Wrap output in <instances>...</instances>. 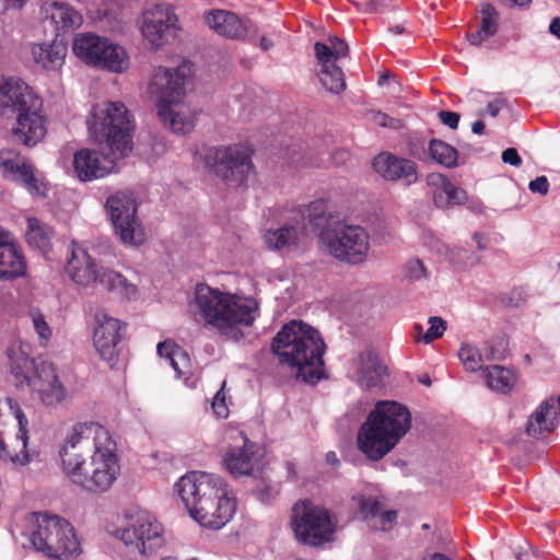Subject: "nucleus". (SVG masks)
I'll use <instances>...</instances> for the list:
<instances>
[{
	"mask_svg": "<svg viewBox=\"0 0 560 560\" xmlns=\"http://www.w3.org/2000/svg\"><path fill=\"white\" fill-rule=\"evenodd\" d=\"M120 476V460L116 441L98 451L89 464L70 481L83 492L101 495L108 492Z\"/></svg>",
	"mask_w": 560,
	"mask_h": 560,
	"instance_id": "4468645a",
	"label": "nucleus"
},
{
	"mask_svg": "<svg viewBox=\"0 0 560 560\" xmlns=\"http://www.w3.org/2000/svg\"><path fill=\"white\" fill-rule=\"evenodd\" d=\"M348 422H349V419L347 417L340 419L337 423V431L340 433V434H343L346 435V433L343 432V429L347 428L348 425Z\"/></svg>",
	"mask_w": 560,
	"mask_h": 560,
	"instance_id": "0e129e2a",
	"label": "nucleus"
},
{
	"mask_svg": "<svg viewBox=\"0 0 560 560\" xmlns=\"http://www.w3.org/2000/svg\"><path fill=\"white\" fill-rule=\"evenodd\" d=\"M401 272L404 276V279L408 281H420L422 279H427L429 276V272L427 268L424 267L422 260L418 258H412L407 260L401 268Z\"/></svg>",
	"mask_w": 560,
	"mask_h": 560,
	"instance_id": "ea45409f",
	"label": "nucleus"
},
{
	"mask_svg": "<svg viewBox=\"0 0 560 560\" xmlns=\"http://www.w3.org/2000/svg\"><path fill=\"white\" fill-rule=\"evenodd\" d=\"M178 347L179 346L176 345L174 341L165 340L158 345V353L160 357L165 358L170 362L171 358L174 357L175 348H178Z\"/></svg>",
	"mask_w": 560,
	"mask_h": 560,
	"instance_id": "3c124183",
	"label": "nucleus"
},
{
	"mask_svg": "<svg viewBox=\"0 0 560 560\" xmlns=\"http://www.w3.org/2000/svg\"><path fill=\"white\" fill-rule=\"evenodd\" d=\"M141 32L153 47H160L176 35L177 15L172 7L158 4L143 12Z\"/></svg>",
	"mask_w": 560,
	"mask_h": 560,
	"instance_id": "412c9836",
	"label": "nucleus"
},
{
	"mask_svg": "<svg viewBox=\"0 0 560 560\" xmlns=\"http://www.w3.org/2000/svg\"><path fill=\"white\" fill-rule=\"evenodd\" d=\"M429 154L438 163L446 166L454 167L457 164V150L448 143L432 139L429 143Z\"/></svg>",
	"mask_w": 560,
	"mask_h": 560,
	"instance_id": "c9c22d12",
	"label": "nucleus"
},
{
	"mask_svg": "<svg viewBox=\"0 0 560 560\" xmlns=\"http://www.w3.org/2000/svg\"><path fill=\"white\" fill-rule=\"evenodd\" d=\"M272 46H273V43H272L269 38H267V37H265V36H262V37L260 38L259 47H260L262 50H268V49H270Z\"/></svg>",
	"mask_w": 560,
	"mask_h": 560,
	"instance_id": "e2e57ef3",
	"label": "nucleus"
},
{
	"mask_svg": "<svg viewBox=\"0 0 560 560\" xmlns=\"http://www.w3.org/2000/svg\"><path fill=\"white\" fill-rule=\"evenodd\" d=\"M549 31L552 35H555L556 37H558L560 39V18H555L550 25H549Z\"/></svg>",
	"mask_w": 560,
	"mask_h": 560,
	"instance_id": "13d9d810",
	"label": "nucleus"
},
{
	"mask_svg": "<svg viewBox=\"0 0 560 560\" xmlns=\"http://www.w3.org/2000/svg\"><path fill=\"white\" fill-rule=\"evenodd\" d=\"M389 32H392L395 35H401L405 33V27L402 25H395L389 27Z\"/></svg>",
	"mask_w": 560,
	"mask_h": 560,
	"instance_id": "338daca9",
	"label": "nucleus"
},
{
	"mask_svg": "<svg viewBox=\"0 0 560 560\" xmlns=\"http://www.w3.org/2000/svg\"><path fill=\"white\" fill-rule=\"evenodd\" d=\"M359 505L362 518L375 530L388 532L396 523L397 511L383 510L382 503L376 499L362 498Z\"/></svg>",
	"mask_w": 560,
	"mask_h": 560,
	"instance_id": "c756f323",
	"label": "nucleus"
},
{
	"mask_svg": "<svg viewBox=\"0 0 560 560\" xmlns=\"http://www.w3.org/2000/svg\"><path fill=\"white\" fill-rule=\"evenodd\" d=\"M483 376L490 389L502 394L511 392L517 380L514 370L502 365L488 366L483 372Z\"/></svg>",
	"mask_w": 560,
	"mask_h": 560,
	"instance_id": "72a5a7b5",
	"label": "nucleus"
},
{
	"mask_svg": "<svg viewBox=\"0 0 560 560\" xmlns=\"http://www.w3.org/2000/svg\"><path fill=\"white\" fill-rule=\"evenodd\" d=\"M505 350L506 349L503 339L491 340L487 343L488 353L486 354V358L487 360L492 361L502 360L504 359Z\"/></svg>",
	"mask_w": 560,
	"mask_h": 560,
	"instance_id": "49530a36",
	"label": "nucleus"
},
{
	"mask_svg": "<svg viewBox=\"0 0 560 560\" xmlns=\"http://www.w3.org/2000/svg\"><path fill=\"white\" fill-rule=\"evenodd\" d=\"M11 373L18 383L26 384L38 394L46 406H56L67 396L65 386L58 378L52 363L40 361L36 363L22 347L8 350Z\"/></svg>",
	"mask_w": 560,
	"mask_h": 560,
	"instance_id": "6e6552de",
	"label": "nucleus"
},
{
	"mask_svg": "<svg viewBox=\"0 0 560 560\" xmlns=\"http://www.w3.org/2000/svg\"><path fill=\"white\" fill-rule=\"evenodd\" d=\"M52 229L37 218L27 219L26 242L43 254L51 249Z\"/></svg>",
	"mask_w": 560,
	"mask_h": 560,
	"instance_id": "f704fd0d",
	"label": "nucleus"
},
{
	"mask_svg": "<svg viewBox=\"0 0 560 560\" xmlns=\"http://www.w3.org/2000/svg\"><path fill=\"white\" fill-rule=\"evenodd\" d=\"M429 325H430L429 329L422 337V340L425 343H429V342L442 337L444 331L446 330V322L438 316L430 317Z\"/></svg>",
	"mask_w": 560,
	"mask_h": 560,
	"instance_id": "37998d69",
	"label": "nucleus"
},
{
	"mask_svg": "<svg viewBox=\"0 0 560 560\" xmlns=\"http://www.w3.org/2000/svg\"><path fill=\"white\" fill-rule=\"evenodd\" d=\"M232 443L226 447L222 464L233 477L250 476L256 463L257 445L243 431L232 430L228 433Z\"/></svg>",
	"mask_w": 560,
	"mask_h": 560,
	"instance_id": "aec40b11",
	"label": "nucleus"
},
{
	"mask_svg": "<svg viewBox=\"0 0 560 560\" xmlns=\"http://www.w3.org/2000/svg\"><path fill=\"white\" fill-rule=\"evenodd\" d=\"M373 170L387 182H401L410 186L418 180V165L415 161L390 152H381L373 159Z\"/></svg>",
	"mask_w": 560,
	"mask_h": 560,
	"instance_id": "5701e85b",
	"label": "nucleus"
},
{
	"mask_svg": "<svg viewBox=\"0 0 560 560\" xmlns=\"http://www.w3.org/2000/svg\"><path fill=\"white\" fill-rule=\"evenodd\" d=\"M72 50L88 65L113 72H122L128 68V56L125 49L94 34L75 36Z\"/></svg>",
	"mask_w": 560,
	"mask_h": 560,
	"instance_id": "f3484780",
	"label": "nucleus"
},
{
	"mask_svg": "<svg viewBox=\"0 0 560 560\" xmlns=\"http://www.w3.org/2000/svg\"><path fill=\"white\" fill-rule=\"evenodd\" d=\"M116 234L124 244L140 245L145 240L144 230L137 218V202L132 194L110 195L105 203Z\"/></svg>",
	"mask_w": 560,
	"mask_h": 560,
	"instance_id": "6ab92c4d",
	"label": "nucleus"
},
{
	"mask_svg": "<svg viewBox=\"0 0 560 560\" xmlns=\"http://www.w3.org/2000/svg\"><path fill=\"white\" fill-rule=\"evenodd\" d=\"M348 43L339 37H329L327 43L317 42L314 52L317 60V77L326 91L335 94L346 90V78L339 62L348 56Z\"/></svg>",
	"mask_w": 560,
	"mask_h": 560,
	"instance_id": "a211bd4d",
	"label": "nucleus"
},
{
	"mask_svg": "<svg viewBox=\"0 0 560 560\" xmlns=\"http://www.w3.org/2000/svg\"><path fill=\"white\" fill-rule=\"evenodd\" d=\"M471 130L476 135H481L485 130V122L482 120H476L472 124Z\"/></svg>",
	"mask_w": 560,
	"mask_h": 560,
	"instance_id": "052dcab7",
	"label": "nucleus"
},
{
	"mask_svg": "<svg viewBox=\"0 0 560 560\" xmlns=\"http://www.w3.org/2000/svg\"><path fill=\"white\" fill-rule=\"evenodd\" d=\"M190 71L187 63L176 69L159 67L149 84V93L158 97V115L175 133H187L195 126V114L183 102L184 85Z\"/></svg>",
	"mask_w": 560,
	"mask_h": 560,
	"instance_id": "423d86ee",
	"label": "nucleus"
},
{
	"mask_svg": "<svg viewBox=\"0 0 560 560\" xmlns=\"http://www.w3.org/2000/svg\"><path fill=\"white\" fill-rule=\"evenodd\" d=\"M490 36H485L483 32H480L479 27L475 32L467 34L469 43L474 46H480Z\"/></svg>",
	"mask_w": 560,
	"mask_h": 560,
	"instance_id": "6e6d98bb",
	"label": "nucleus"
},
{
	"mask_svg": "<svg viewBox=\"0 0 560 560\" xmlns=\"http://www.w3.org/2000/svg\"><path fill=\"white\" fill-rule=\"evenodd\" d=\"M95 324L93 332L95 349L103 360L113 365L118 355L117 346L121 340V330L126 324L104 311L95 313Z\"/></svg>",
	"mask_w": 560,
	"mask_h": 560,
	"instance_id": "4be33fe9",
	"label": "nucleus"
},
{
	"mask_svg": "<svg viewBox=\"0 0 560 560\" xmlns=\"http://www.w3.org/2000/svg\"><path fill=\"white\" fill-rule=\"evenodd\" d=\"M45 18L49 19L57 32V36L61 33H68L79 28L83 23V18L79 11L65 2L45 3L43 7Z\"/></svg>",
	"mask_w": 560,
	"mask_h": 560,
	"instance_id": "c85d7f7f",
	"label": "nucleus"
},
{
	"mask_svg": "<svg viewBox=\"0 0 560 560\" xmlns=\"http://www.w3.org/2000/svg\"><path fill=\"white\" fill-rule=\"evenodd\" d=\"M205 162L211 172L230 186L243 185L254 167L250 151L243 144L211 148Z\"/></svg>",
	"mask_w": 560,
	"mask_h": 560,
	"instance_id": "dca6fc26",
	"label": "nucleus"
},
{
	"mask_svg": "<svg viewBox=\"0 0 560 560\" xmlns=\"http://www.w3.org/2000/svg\"><path fill=\"white\" fill-rule=\"evenodd\" d=\"M27 262L22 247L10 232L0 240V280L13 281L26 275Z\"/></svg>",
	"mask_w": 560,
	"mask_h": 560,
	"instance_id": "393cba45",
	"label": "nucleus"
},
{
	"mask_svg": "<svg viewBox=\"0 0 560 560\" xmlns=\"http://www.w3.org/2000/svg\"><path fill=\"white\" fill-rule=\"evenodd\" d=\"M89 129L97 143L107 144L113 160L124 158L132 149L133 121L121 102H106L94 106Z\"/></svg>",
	"mask_w": 560,
	"mask_h": 560,
	"instance_id": "0eeeda50",
	"label": "nucleus"
},
{
	"mask_svg": "<svg viewBox=\"0 0 560 560\" xmlns=\"http://www.w3.org/2000/svg\"><path fill=\"white\" fill-rule=\"evenodd\" d=\"M326 462H327V464H329L331 466H338L339 459L337 457V454L332 451L328 452L326 454Z\"/></svg>",
	"mask_w": 560,
	"mask_h": 560,
	"instance_id": "bf43d9fd",
	"label": "nucleus"
},
{
	"mask_svg": "<svg viewBox=\"0 0 560 560\" xmlns=\"http://www.w3.org/2000/svg\"><path fill=\"white\" fill-rule=\"evenodd\" d=\"M285 467H287L289 477L294 479L296 477L294 464L291 462H287Z\"/></svg>",
	"mask_w": 560,
	"mask_h": 560,
	"instance_id": "69168bd1",
	"label": "nucleus"
},
{
	"mask_svg": "<svg viewBox=\"0 0 560 560\" xmlns=\"http://www.w3.org/2000/svg\"><path fill=\"white\" fill-rule=\"evenodd\" d=\"M428 183L433 187L432 199L438 208H450V199L446 195V176L442 174H431Z\"/></svg>",
	"mask_w": 560,
	"mask_h": 560,
	"instance_id": "4c0bfd02",
	"label": "nucleus"
},
{
	"mask_svg": "<svg viewBox=\"0 0 560 560\" xmlns=\"http://www.w3.org/2000/svg\"><path fill=\"white\" fill-rule=\"evenodd\" d=\"M115 441L107 429L96 422H80L68 432L59 450L62 470L70 479L103 447Z\"/></svg>",
	"mask_w": 560,
	"mask_h": 560,
	"instance_id": "1a4fd4ad",
	"label": "nucleus"
},
{
	"mask_svg": "<svg viewBox=\"0 0 560 560\" xmlns=\"http://www.w3.org/2000/svg\"><path fill=\"white\" fill-rule=\"evenodd\" d=\"M33 56L37 63L46 69H59L67 55V46L62 42L54 40L51 44H39L33 47Z\"/></svg>",
	"mask_w": 560,
	"mask_h": 560,
	"instance_id": "473e14b6",
	"label": "nucleus"
},
{
	"mask_svg": "<svg viewBox=\"0 0 560 560\" xmlns=\"http://www.w3.org/2000/svg\"><path fill=\"white\" fill-rule=\"evenodd\" d=\"M33 326L37 332L40 343L46 345L51 337V328L46 322L44 315L39 312L32 313Z\"/></svg>",
	"mask_w": 560,
	"mask_h": 560,
	"instance_id": "c03bdc74",
	"label": "nucleus"
},
{
	"mask_svg": "<svg viewBox=\"0 0 560 560\" xmlns=\"http://www.w3.org/2000/svg\"><path fill=\"white\" fill-rule=\"evenodd\" d=\"M205 22L217 34L232 39L245 38L252 25L250 21L242 20L226 10H212L205 13Z\"/></svg>",
	"mask_w": 560,
	"mask_h": 560,
	"instance_id": "a878e982",
	"label": "nucleus"
},
{
	"mask_svg": "<svg viewBox=\"0 0 560 560\" xmlns=\"http://www.w3.org/2000/svg\"><path fill=\"white\" fill-rule=\"evenodd\" d=\"M502 161L506 164L520 167L522 165V159L514 148H508L502 152Z\"/></svg>",
	"mask_w": 560,
	"mask_h": 560,
	"instance_id": "864d4df0",
	"label": "nucleus"
},
{
	"mask_svg": "<svg viewBox=\"0 0 560 560\" xmlns=\"http://www.w3.org/2000/svg\"><path fill=\"white\" fill-rule=\"evenodd\" d=\"M481 15L480 32H483L485 36H493L498 31L495 9L491 4H486L481 10Z\"/></svg>",
	"mask_w": 560,
	"mask_h": 560,
	"instance_id": "a19ab883",
	"label": "nucleus"
},
{
	"mask_svg": "<svg viewBox=\"0 0 560 560\" xmlns=\"http://www.w3.org/2000/svg\"><path fill=\"white\" fill-rule=\"evenodd\" d=\"M386 366L382 364L377 353L368 349L360 355L357 384L366 390L380 389L384 386Z\"/></svg>",
	"mask_w": 560,
	"mask_h": 560,
	"instance_id": "bb28decb",
	"label": "nucleus"
},
{
	"mask_svg": "<svg viewBox=\"0 0 560 560\" xmlns=\"http://www.w3.org/2000/svg\"><path fill=\"white\" fill-rule=\"evenodd\" d=\"M223 388H224V385L215 394L213 401H212V408L219 417L225 418L228 416V407L225 405V395L223 393Z\"/></svg>",
	"mask_w": 560,
	"mask_h": 560,
	"instance_id": "8fccbe9b",
	"label": "nucleus"
},
{
	"mask_svg": "<svg viewBox=\"0 0 560 560\" xmlns=\"http://www.w3.org/2000/svg\"><path fill=\"white\" fill-rule=\"evenodd\" d=\"M175 487L190 516L203 527L220 529L236 512L234 493L218 475L190 471Z\"/></svg>",
	"mask_w": 560,
	"mask_h": 560,
	"instance_id": "f257e3e1",
	"label": "nucleus"
},
{
	"mask_svg": "<svg viewBox=\"0 0 560 560\" xmlns=\"http://www.w3.org/2000/svg\"><path fill=\"white\" fill-rule=\"evenodd\" d=\"M439 118L442 124L448 126L451 129H456L459 122V115L450 110H440Z\"/></svg>",
	"mask_w": 560,
	"mask_h": 560,
	"instance_id": "603ef678",
	"label": "nucleus"
},
{
	"mask_svg": "<svg viewBox=\"0 0 560 560\" xmlns=\"http://www.w3.org/2000/svg\"><path fill=\"white\" fill-rule=\"evenodd\" d=\"M65 270L80 285H101L103 289L117 292L129 300L136 299L138 294L135 284L118 272L96 266L88 250L74 242L71 244V256Z\"/></svg>",
	"mask_w": 560,
	"mask_h": 560,
	"instance_id": "9b49d317",
	"label": "nucleus"
},
{
	"mask_svg": "<svg viewBox=\"0 0 560 560\" xmlns=\"http://www.w3.org/2000/svg\"><path fill=\"white\" fill-rule=\"evenodd\" d=\"M304 229L303 223L284 224L276 230H267L264 234V241L269 249H282L295 246L299 243L300 234Z\"/></svg>",
	"mask_w": 560,
	"mask_h": 560,
	"instance_id": "2f4dec72",
	"label": "nucleus"
},
{
	"mask_svg": "<svg viewBox=\"0 0 560 560\" xmlns=\"http://www.w3.org/2000/svg\"><path fill=\"white\" fill-rule=\"evenodd\" d=\"M446 195L447 199H450V207L463 205L467 200V194L464 189L456 187L450 179L446 177Z\"/></svg>",
	"mask_w": 560,
	"mask_h": 560,
	"instance_id": "a18cd8bd",
	"label": "nucleus"
},
{
	"mask_svg": "<svg viewBox=\"0 0 560 560\" xmlns=\"http://www.w3.org/2000/svg\"><path fill=\"white\" fill-rule=\"evenodd\" d=\"M4 5L8 8H21L25 0H3Z\"/></svg>",
	"mask_w": 560,
	"mask_h": 560,
	"instance_id": "680f3d73",
	"label": "nucleus"
},
{
	"mask_svg": "<svg viewBox=\"0 0 560 560\" xmlns=\"http://www.w3.org/2000/svg\"><path fill=\"white\" fill-rule=\"evenodd\" d=\"M1 115L16 113L13 136L24 145L37 144L46 135V119L42 114V100L19 79L0 81Z\"/></svg>",
	"mask_w": 560,
	"mask_h": 560,
	"instance_id": "39448f33",
	"label": "nucleus"
},
{
	"mask_svg": "<svg viewBox=\"0 0 560 560\" xmlns=\"http://www.w3.org/2000/svg\"><path fill=\"white\" fill-rule=\"evenodd\" d=\"M194 305L196 313L206 325L233 339L242 336L241 327H249L254 324L258 312L255 301L222 292L206 283L197 284Z\"/></svg>",
	"mask_w": 560,
	"mask_h": 560,
	"instance_id": "7ed1b4c3",
	"label": "nucleus"
},
{
	"mask_svg": "<svg viewBox=\"0 0 560 560\" xmlns=\"http://www.w3.org/2000/svg\"><path fill=\"white\" fill-rule=\"evenodd\" d=\"M556 411L555 402L546 400L529 417L526 432L530 436H540L550 433L555 428Z\"/></svg>",
	"mask_w": 560,
	"mask_h": 560,
	"instance_id": "7c9ffc66",
	"label": "nucleus"
},
{
	"mask_svg": "<svg viewBox=\"0 0 560 560\" xmlns=\"http://www.w3.org/2000/svg\"><path fill=\"white\" fill-rule=\"evenodd\" d=\"M291 527L296 540L311 547H322L334 539L336 523L329 511L310 500H300L292 508Z\"/></svg>",
	"mask_w": 560,
	"mask_h": 560,
	"instance_id": "ddd939ff",
	"label": "nucleus"
},
{
	"mask_svg": "<svg viewBox=\"0 0 560 560\" xmlns=\"http://www.w3.org/2000/svg\"><path fill=\"white\" fill-rule=\"evenodd\" d=\"M0 167L32 195H44L43 184L35 177L33 166L19 152L12 149L0 150Z\"/></svg>",
	"mask_w": 560,
	"mask_h": 560,
	"instance_id": "b1692460",
	"label": "nucleus"
},
{
	"mask_svg": "<svg viewBox=\"0 0 560 560\" xmlns=\"http://www.w3.org/2000/svg\"><path fill=\"white\" fill-rule=\"evenodd\" d=\"M389 77H390V73L388 71L381 74V77L378 79V84L383 85L389 79Z\"/></svg>",
	"mask_w": 560,
	"mask_h": 560,
	"instance_id": "774afa93",
	"label": "nucleus"
},
{
	"mask_svg": "<svg viewBox=\"0 0 560 560\" xmlns=\"http://www.w3.org/2000/svg\"><path fill=\"white\" fill-rule=\"evenodd\" d=\"M271 350L281 363L296 370V378L315 384L324 376L325 342L312 326L291 320L273 337Z\"/></svg>",
	"mask_w": 560,
	"mask_h": 560,
	"instance_id": "f03ea898",
	"label": "nucleus"
},
{
	"mask_svg": "<svg viewBox=\"0 0 560 560\" xmlns=\"http://www.w3.org/2000/svg\"><path fill=\"white\" fill-rule=\"evenodd\" d=\"M31 541L37 551L58 560H73L81 552L73 526L58 515L33 514Z\"/></svg>",
	"mask_w": 560,
	"mask_h": 560,
	"instance_id": "9d476101",
	"label": "nucleus"
},
{
	"mask_svg": "<svg viewBox=\"0 0 560 560\" xmlns=\"http://www.w3.org/2000/svg\"><path fill=\"white\" fill-rule=\"evenodd\" d=\"M370 115H371V120L375 125H378L381 127H389V128L396 129L400 125L399 119L393 118V117H390L387 114L382 113V112H374V110H372L370 113Z\"/></svg>",
	"mask_w": 560,
	"mask_h": 560,
	"instance_id": "de8ad7c7",
	"label": "nucleus"
},
{
	"mask_svg": "<svg viewBox=\"0 0 560 560\" xmlns=\"http://www.w3.org/2000/svg\"><path fill=\"white\" fill-rule=\"evenodd\" d=\"M528 188L533 194L546 196L549 191L548 178L545 175L538 176L534 180L529 182Z\"/></svg>",
	"mask_w": 560,
	"mask_h": 560,
	"instance_id": "09e8293b",
	"label": "nucleus"
},
{
	"mask_svg": "<svg viewBox=\"0 0 560 560\" xmlns=\"http://www.w3.org/2000/svg\"><path fill=\"white\" fill-rule=\"evenodd\" d=\"M127 551L133 556H151L165 544L163 525L148 511L126 516V525L118 530Z\"/></svg>",
	"mask_w": 560,
	"mask_h": 560,
	"instance_id": "2eb2a0df",
	"label": "nucleus"
},
{
	"mask_svg": "<svg viewBox=\"0 0 560 560\" xmlns=\"http://www.w3.org/2000/svg\"><path fill=\"white\" fill-rule=\"evenodd\" d=\"M472 237L476 241L477 248L479 250H483L488 247L489 238L483 233L475 232Z\"/></svg>",
	"mask_w": 560,
	"mask_h": 560,
	"instance_id": "4d7b16f0",
	"label": "nucleus"
},
{
	"mask_svg": "<svg viewBox=\"0 0 560 560\" xmlns=\"http://www.w3.org/2000/svg\"><path fill=\"white\" fill-rule=\"evenodd\" d=\"M115 160H110L109 164H104L96 151L90 149H82L74 154L73 168L78 178L82 182H90L93 179L106 176Z\"/></svg>",
	"mask_w": 560,
	"mask_h": 560,
	"instance_id": "cd10ccee",
	"label": "nucleus"
},
{
	"mask_svg": "<svg viewBox=\"0 0 560 560\" xmlns=\"http://www.w3.org/2000/svg\"><path fill=\"white\" fill-rule=\"evenodd\" d=\"M370 249V236L364 228L352 224V265L366 260Z\"/></svg>",
	"mask_w": 560,
	"mask_h": 560,
	"instance_id": "e433bc0d",
	"label": "nucleus"
},
{
	"mask_svg": "<svg viewBox=\"0 0 560 560\" xmlns=\"http://www.w3.org/2000/svg\"><path fill=\"white\" fill-rule=\"evenodd\" d=\"M307 217L329 253L340 260L350 261V224L347 215L338 211H328L324 200H315L307 207Z\"/></svg>",
	"mask_w": 560,
	"mask_h": 560,
	"instance_id": "f8f14e48",
	"label": "nucleus"
},
{
	"mask_svg": "<svg viewBox=\"0 0 560 560\" xmlns=\"http://www.w3.org/2000/svg\"><path fill=\"white\" fill-rule=\"evenodd\" d=\"M504 105H505V100L498 98L493 102L488 103L486 110L490 116L497 117Z\"/></svg>",
	"mask_w": 560,
	"mask_h": 560,
	"instance_id": "5fc2aeb1",
	"label": "nucleus"
},
{
	"mask_svg": "<svg viewBox=\"0 0 560 560\" xmlns=\"http://www.w3.org/2000/svg\"><path fill=\"white\" fill-rule=\"evenodd\" d=\"M458 358L467 371L476 372L482 366V355L479 349L472 345L463 343L458 351Z\"/></svg>",
	"mask_w": 560,
	"mask_h": 560,
	"instance_id": "58836bf2",
	"label": "nucleus"
},
{
	"mask_svg": "<svg viewBox=\"0 0 560 560\" xmlns=\"http://www.w3.org/2000/svg\"><path fill=\"white\" fill-rule=\"evenodd\" d=\"M177 376L185 375L190 366V358L180 347L175 348L174 357L168 362Z\"/></svg>",
	"mask_w": 560,
	"mask_h": 560,
	"instance_id": "79ce46f5",
	"label": "nucleus"
},
{
	"mask_svg": "<svg viewBox=\"0 0 560 560\" xmlns=\"http://www.w3.org/2000/svg\"><path fill=\"white\" fill-rule=\"evenodd\" d=\"M411 425L407 407L394 400H381L358 432V447L371 460L387 455Z\"/></svg>",
	"mask_w": 560,
	"mask_h": 560,
	"instance_id": "20e7f679",
	"label": "nucleus"
}]
</instances>
